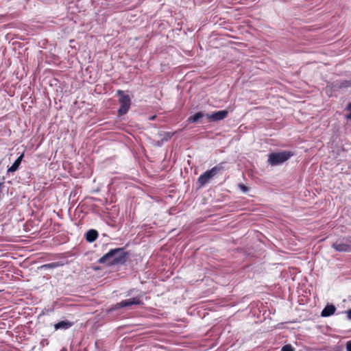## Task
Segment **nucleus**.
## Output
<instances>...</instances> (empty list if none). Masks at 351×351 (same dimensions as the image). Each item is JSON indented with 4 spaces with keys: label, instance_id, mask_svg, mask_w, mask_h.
<instances>
[{
    "label": "nucleus",
    "instance_id": "obj_1",
    "mask_svg": "<svg viewBox=\"0 0 351 351\" xmlns=\"http://www.w3.org/2000/svg\"><path fill=\"white\" fill-rule=\"evenodd\" d=\"M128 253L122 247L110 250L99 260L100 264H106L108 266H112L119 264H124L126 261Z\"/></svg>",
    "mask_w": 351,
    "mask_h": 351
},
{
    "label": "nucleus",
    "instance_id": "obj_5",
    "mask_svg": "<svg viewBox=\"0 0 351 351\" xmlns=\"http://www.w3.org/2000/svg\"><path fill=\"white\" fill-rule=\"evenodd\" d=\"M332 247L339 252H351V236L343 237L332 244Z\"/></svg>",
    "mask_w": 351,
    "mask_h": 351
},
{
    "label": "nucleus",
    "instance_id": "obj_9",
    "mask_svg": "<svg viewBox=\"0 0 351 351\" xmlns=\"http://www.w3.org/2000/svg\"><path fill=\"white\" fill-rule=\"evenodd\" d=\"M351 86V81L350 80H341L339 82H335L332 84V88L335 90H339L341 88H346Z\"/></svg>",
    "mask_w": 351,
    "mask_h": 351
},
{
    "label": "nucleus",
    "instance_id": "obj_13",
    "mask_svg": "<svg viewBox=\"0 0 351 351\" xmlns=\"http://www.w3.org/2000/svg\"><path fill=\"white\" fill-rule=\"evenodd\" d=\"M204 117V114L202 112H198L195 113L194 115L191 116L188 119V121L189 123H195L199 120V119Z\"/></svg>",
    "mask_w": 351,
    "mask_h": 351
},
{
    "label": "nucleus",
    "instance_id": "obj_4",
    "mask_svg": "<svg viewBox=\"0 0 351 351\" xmlns=\"http://www.w3.org/2000/svg\"><path fill=\"white\" fill-rule=\"evenodd\" d=\"M293 156L289 151L271 153L269 155L268 162L271 165H277L289 160Z\"/></svg>",
    "mask_w": 351,
    "mask_h": 351
},
{
    "label": "nucleus",
    "instance_id": "obj_17",
    "mask_svg": "<svg viewBox=\"0 0 351 351\" xmlns=\"http://www.w3.org/2000/svg\"><path fill=\"white\" fill-rule=\"evenodd\" d=\"M347 110H350V113L346 115V119H351V103L347 106Z\"/></svg>",
    "mask_w": 351,
    "mask_h": 351
},
{
    "label": "nucleus",
    "instance_id": "obj_2",
    "mask_svg": "<svg viewBox=\"0 0 351 351\" xmlns=\"http://www.w3.org/2000/svg\"><path fill=\"white\" fill-rule=\"evenodd\" d=\"M225 162H221L217 165L213 167L212 169L207 170L203 174H202L197 179V183L199 187L201 188L207 184L211 178H213L218 173L223 170V165Z\"/></svg>",
    "mask_w": 351,
    "mask_h": 351
},
{
    "label": "nucleus",
    "instance_id": "obj_11",
    "mask_svg": "<svg viewBox=\"0 0 351 351\" xmlns=\"http://www.w3.org/2000/svg\"><path fill=\"white\" fill-rule=\"evenodd\" d=\"M99 234L97 230L91 229L89 230L86 234V240L89 242L92 243L94 242L98 237Z\"/></svg>",
    "mask_w": 351,
    "mask_h": 351
},
{
    "label": "nucleus",
    "instance_id": "obj_16",
    "mask_svg": "<svg viewBox=\"0 0 351 351\" xmlns=\"http://www.w3.org/2000/svg\"><path fill=\"white\" fill-rule=\"evenodd\" d=\"M239 189L244 193L248 191V188L245 186L243 184H239Z\"/></svg>",
    "mask_w": 351,
    "mask_h": 351
},
{
    "label": "nucleus",
    "instance_id": "obj_19",
    "mask_svg": "<svg viewBox=\"0 0 351 351\" xmlns=\"http://www.w3.org/2000/svg\"><path fill=\"white\" fill-rule=\"evenodd\" d=\"M346 313L347 314L348 319L351 320V308L348 310Z\"/></svg>",
    "mask_w": 351,
    "mask_h": 351
},
{
    "label": "nucleus",
    "instance_id": "obj_18",
    "mask_svg": "<svg viewBox=\"0 0 351 351\" xmlns=\"http://www.w3.org/2000/svg\"><path fill=\"white\" fill-rule=\"evenodd\" d=\"M346 350H347V351H351V341H349L347 342Z\"/></svg>",
    "mask_w": 351,
    "mask_h": 351
},
{
    "label": "nucleus",
    "instance_id": "obj_8",
    "mask_svg": "<svg viewBox=\"0 0 351 351\" xmlns=\"http://www.w3.org/2000/svg\"><path fill=\"white\" fill-rule=\"evenodd\" d=\"M73 322L68 321V320H64L60 321L56 324H54V328L56 330H67L70 328L71 326H73Z\"/></svg>",
    "mask_w": 351,
    "mask_h": 351
},
{
    "label": "nucleus",
    "instance_id": "obj_12",
    "mask_svg": "<svg viewBox=\"0 0 351 351\" xmlns=\"http://www.w3.org/2000/svg\"><path fill=\"white\" fill-rule=\"evenodd\" d=\"M23 156H24V154H22L20 156L18 157V158L14 162V163L12 165V166L8 168V172H14L16 171L21 163V161L23 158Z\"/></svg>",
    "mask_w": 351,
    "mask_h": 351
},
{
    "label": "nucleus",
    "instance_id": "obj_15",
    "mask_svg": "<svg viewBox=\"0 0 351 351\" xmlns=\"http://www.w3.org/2000/svg\"><path fill=\"white\" fill-rule=\"evenodd\" d=\"M295 348L291 344H287L282 346L281 351H294Z\"/></svg>",
    "mask_w": 351,
    "mask_h": 351
},
{
    "label": "nucleus",
    "instance_id": "obj_3",
    "mask_svg": "<svg viewBox=\"0 0 351 351\" xmlns=\"http://www.w3.org/2000/svg\"><path fill=\"white\" fill-rule=\"evenodd\" d=\"M117 95L119 97L118 101L120 104L117 113L119 117H121L126 114L129 111L132 101L130 97L128 95H125L121 90H117Z\"/></svg>",
    "mask_w": 351,
    "mask_h": 351
},
{
    "label": "nucleus",
    "instance_id": "obj_7",
    "mask_svg": "<svg viewBox=\"0 0 351 351\" xmlns=\"http://www.w3.org/2000/svg\"><path fill=\"white\" fill-rule=\"evenodd\" d=\"M228 110H219L212 114H207L206 117L209 121H218L224 119L228 117Z\"/></svg>",
    "mask_w": 351,
    "mask_h": 351
},
{
    "label": "nucleus",
    "instance_id": "obj_14",
    "mask_svg": "<svg viewBox=\"0 0 351 351\" xmlns=\"http://www.w3.org/2000/svg\"><path fill=\"white\" fill-rule=\"evenodd\" d=\"M62 265V264L60 263V262H53L51 263L43 265L42 267L45 269H54Z\"/></svg>",
    "mask_w": 351,
    "mask_h": 351
},
{
    "label": "nucleus",
    "instance_id": "obj_6",
    "mask_svg": "<svg viewBox=\"0 0 351 351\" xmlns=\"http://www.w3.org/2000/svg\"><path fill=\"white\" fill-rule=\"evenodd\" d=\"M143 302L142 300V296L138 295L132 298H130L128 300H124L121 301L119 303H117L114 308L118 309L121 308L128 307L131 305H143Z\"/></svg>",
    "mask_w": 351,
    "mask_h": 351
},
{
    "label": "nucleus",
    "instance_id": "obj_10",
    "mask_svg": "<svg viewBox=\"0 0 351 351\" xmlns=\"http://www.w3.org/2000/svg\"><path fill=\"white\" fill-rule=\"evenodd\" d=\"M336 311V307L333 304H328L322 310L321 315L322 317H329L332 315Z\"/></svg>",
    "mask_w": 351,
    "mask_h": 351
}]
</instances>
